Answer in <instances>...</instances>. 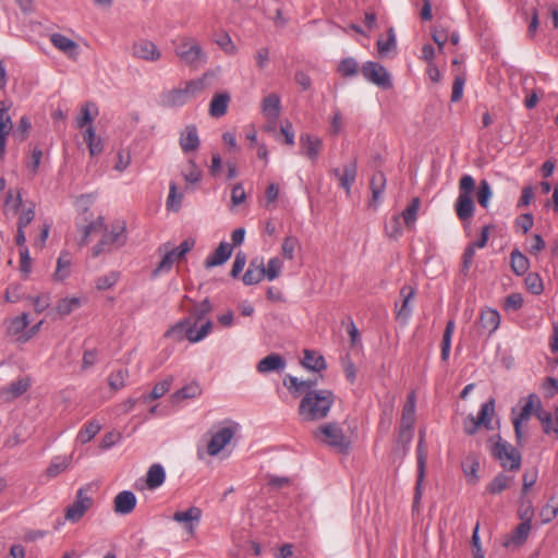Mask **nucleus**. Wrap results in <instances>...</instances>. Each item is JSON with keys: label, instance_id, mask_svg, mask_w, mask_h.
Wrapping results in <instances>:
<instances>
[{"label": "nucleus", "instance_id": "nucleus-35", "mask_svg": "<svg viewBox=\"0 0 558 558\" xmlns=\"http://www.w3.org/2000/svg\"><path fill=\"white\" fill-rule=\"evenodd\" d=\"M166 480V471L159 463L153 464L146 474V484L149 489H156L160 487Z\"/></svg>", "mask_w": 558, "mask_h": 558}, {"label": "nucleus", "instance_id": "nucleus-18", "mask_svg": "<svg viewBox=\"0 0 558 558\" xmlns=\"http://www.w3.org/2000/svg\"><path fill=\"white\" fill-rule=\"evenodd\" d=\"M137 499L133 492L122 490L113 499V510L117 514H130L136 507Z\"/></svg>", "mask_w": 558, "mask_h": 558}, {"label": "nucleus", "instance_id": "nucleus-58", "mask_svg": "<svg viewBox=\"0 0 558 558\" xmlns=\"http://www.w3.org/2000/svg\"><path fill=\"white\" fill-rule=\"evenodd\" d=\"M299 239L294 235H288L283 239L281 245V253L286 259L292 260L294 258L295 248L299 246Z\"/></svg>", "mask_w": 558, "mask_h": 558}, {"label": "nucleus", "instance_id": "nucleus-62", "mask_svg": "<svg viewBox=\"0 0 558 558\" xmlns=\"http://www.w3.org/2000/svg\"><path fill=\"white\" fill-rule=\"evenodd\" d=\"M182 175L187 183L195 184L201 180L202 171L194 160H189V167L182 172Z\"/></svg>", "mask_w": 558, "mask_h": 558}, {"label": "nucleus", "instance_id": "nucleus-26", "mask_svg": "<svg viewBox=\"0 0 558 558\" xmlns=\"http://www.w3.org/2000/svg\"><path fill=\"white\" fill-rule=\"evenodd\" d=\"M233 246L227 242H221L213 254L207 256L205 266L213 268L225 264L231 256Z\"/></svg>", "mask_w": 558, "mask_h": 558}, {"label": "nucleus", "instance_id": "nucleus-45", "mask_svg": "<svg viewBox=\"0 0 558 558\" xmlns=\"http://www.w3.org/2000/svg\"><path fill=\"white\" fill-rule=\"evenodd\" d=\"M386 187V177L381 171H377L373 174L371 180V190L373 194V201L379 202Z\"/></svg>", "mask_w": 558, "mask_h": 558}, {"label": "nucleus", "instance_id": "nucleus-4", "mask_svg": "<svg viewBox=\"0 0 558 558\" xmlns=\"http://www.w3.org/2000/svg\"><path fill=\"white\" fill-rule=\"evenodd\" d=\"M239 429L240 425L231 420L216 424L208 433L206 453L210 457L218 456L231 442Z\"/></svg>", "mask_w": 558, "mask_h": 558}, {"label": "nucleus", "instance_id": "nucleus-22", "mask_svg": "<svg viewBox=\"0 0 558 558\" xmlns=\"http://www.w3.org/2000/svg\"><path fill=\"white\" fill-rule=\"evenodd\" d=\"M330 173L339 179L340 186L344 189L347 195H350L351 186L354 183L357 174L356 161L353 160L347 165L343 169V172H341L340 169L335 168L330 171Z\"/></svg>", "mask_w": 558, "mask_h": 558}, {"label": "nucleus", "instance_id": "nucleus-8", "mask_svg": "<svg viewBox=\"0 0 558 558\" xmlns=\"http://www.w3.org/2000/svg\"><path fill=\"white\" fill-rule=\"evenodd\" d=\"M175 54L183 63L192 66L205 63L207 59L199 43L193 37L180 38L175 44Z\"/></svg>", "mask_w": 558, "mask_h": 558}, {"label": "nucleus", "instance_id": "nucleus-53", "mask_svg": "<svg viewBox=\"0 0 558 558\" xmlns=\"http://www.w3.org/2000/svg\"><path fill=\"white\" fill-rule=\"evenodd\" d=\"M378 52L380 56H386L397 47L396 34L392 27L388 29L387 39L379 38L377 40Z\"/></svg>", "mask_w": 558, "mask_h": 558}, {"label": "nucleus", "instance_id": "nucleus-46", "mask_svg": "<svg viewBox=\"0 0 558 558\" xmlns=\"http://www.w3.org/2000/svg\"><path fill=\"white\" fill-rule=\"evenodd\" d=\"M129 378V369L128 368H119L110 373L108 378V384L111 389L120 390L126 386V380Z\"/></svg>", "mask_w": 558, "mask_h": 558}, {"label": "nucleus", "instance_id": "nucleus-49", "mask_svg": "<svg viewBox=\"0 0 558 558\" xmlns=\"http://www.w3.org/2000/svg\"><path fill=\"white\" fill-rule=\"evenodd\" d=\"M421 202L417 197H414L408 207L402 211L401 216L404 220V223L412 228L415 225L417 211L420 209Z\"/></svg>", "mask_w": 558, "mask_h": 558}, {"label": "nucleus", "instance_id": "nucleus-60", "mask_svg": "<svg viewBox=\"0 0 558 558\" xmlns=\"http://www.w3.org/2000/svg\"><path fill=\"white\" fill-rule=\"evenodd\" d=\"M118 271H110L104 276H100L96 279V288L100 291L108 290L112 288L119 280Z\"/></svg>", "mask_w": 558, "mask_h": 558}, {"label": "nucleus", "instance_id": "nucleus-6", "mask_svg": "<svg viewBox=\"0 0 558 558\" xmlns=\"http://www.w3.org/2000/svg\"><path fill=\"white\" fill-rule=\"evenodd\" d=\"M475 180L471 174H464L459 181V194L454 203V210L461 221L470 220L474 216L475 204L473 192Z\"/></svg>", "mask_w": 558, "mask_h": 558}, {"label": "nucleus", "instance_id": "nucleus-50", "mask_svg": "<svg viewBox=\"0 0 558 558\" xmlns=\"http://www.w3.org/2000/svg\"><path fill=\"white\" fill-rule=\"evenodd\" d=\"M183 199V193L178 191V186L174 182L169 184V195L167 198V208L172 211H178L181 208Z\"/></svg>", "mask_w": 558, "mask_h": 558}, {"label": "nucleus", "instance_id": "nucleus-30", "mask_svg": "<svg viewBox=\"0 0 558 558\" xmlns=\"http://www.w3.org/2000/svg\"><path fill=\"white\" fill-rule=\"evenodd\" d=\"M286 366L284 360L276 353L269 354L262 359L257 363V372L260 374H267L270 372H279L282 371Z\"/></svg>", "mask_w": 558, "mask_h": 558}, {"label": "nucleus", "instance_id": "nucleus-21", "mask_svg": "<svg viewBox=\"0 0 558 558\" xmlns=\"http://www.w3.org/2000/svg\"><path fill=\"white\" fill-rule=\"evenodd\" d=\"M480 327L490 337L500 326V315L497 310L485 307L480 313Z\"/></svg>", "mask_w": 558, "mask_h": 558}, {"label": "nucleus", "instance_id": "nucleus-10", "mask_svg": "<svg viewBox=\"0 0 558 558\" xmlns=\"http://www.w3.org/2000/svg\"><path fill=\"white\" fill-rule=\"evenodd\" d=\"M89 489L88 485L77 489L75 500L65 510L64 518L66 521L78 522L86 511L92 508L94 500L88 494Z\"/></svg>", "mask_w": 558, "mask_h": 558}, {"label": "nucleus", "instance_id": "nucleus-15", "mask_svg": "<svg viewBox=\"0 0 558 558\" xmlns=\"http://www.w3.org/2000/svg\"><path fill=\"white\" fill-rule=\"evenodd\" d=\"M415 407H416V396L415 392L412 391L408 395L407 402L402 410V417H401V435L408 434L409 437H411V430L415 423Z\"/></svg>", "mask_w": 558, "mask_h": 558}, {"label": "nucleus", "instance_id": "nucleus-51", "mask_svg": "<svg viewBox=\"0 0 558 558\" xmlns=\"http://www.w3.org/2000/svg\"><path fill=\"white\" fill-rule=\"evenodd\" d=\"M283 263L279 257H272L264 265V277L269 281L277 279L282 270Z\"/></svg>", "mask_w": 558, "mask_h": 558}, {"label": "nucleus", "instance_id": "nucleus-48", "mask_svg": "<svg viewBox=\"0 0 558 558\" xmlns=\"http://www.w3.org/2000/svg\"><path fill=\"white\" fill-rule=\"evenodd\" d=\"M81 304V300L76 296L63 298L58 302L56 311L58 312L59 315L66 316L70 315L76 308H78Z\"/></svg>", "mask_w": 558, "mask_h": 558}, {"label": "nucleus", "instance_id": "nucleus-28", "mask_svg": "<svg viewBox=\"0 0 558 558\" xmlns=\"http://www.w3.org/2000/svg\"><path fill=\"white\" fill-rule=\"evenodd\" d=\"M189 100L184 88H173L162 93L161 104L168 108H178L185 105Z\"/></svg>", "mask_w": 558, "mask_h": 558}, {"label": "nucleus", "instance_id": "nucleus-40", "mask_svg": "<svg viewBox=\"0 0 558 558\" xmlns=\"http://www.w3.org/2000/svg\"><path fill=\"white\" fill-rule=\"evenodd\" d=\"M454 328H456L454 320L453 319L448 320L445 331H444L442 341H441L440 357H441L442 362H446L449 359L450 350H451V340H452V335L454 332Z\"/></svg>", "mask_w": 558, "mask_h": 558}, {"label": "nucleus", "instance_id": "nucleus-31", "mask_svg": "<svg viewBox=\"0 0 558 558\" xmlns=\"http://www.w3.org/2000/svg\"><path fill=\"white\" fill-rule=\"evenodd\" d=\"M29 386H31V383L27 378H21L19 380H15V381L9 384L8 386L3 387L0 390V395L5 400H13V399L22 396L24 392H26L27 389L29 388Z\"/></svg>", "mask_w": 558, "mask_h": 558}, {"label": "nucleus", "instance_id": "nucleus-14", "mask_svg": "<svg viewBox=\"0 0 558 558\" xmlns=\"http://www.w3.org/2000/svg\"><path fill=\"white\" fill-rule=\"evenodd\" d=\"M202 510L198 507H190L185 511L173 513L172 520L182 524L189 536L193 537L202 519Z\"/></svg>", "mask_w": 558, "mask_h": 558}, {"label": "nucleus", "instance_id": "nucleus-17", "mask_svg": "<svg viewBox=\"0 0 558 558\" xmlns=\"http://www.w3.org/2000/svg\"><path fill=\"white\" fill-rule=\"evenodd\" d=\"M133 54L136 58L145 61L155 62L161 57V52L158 47L148 39H140L133 45Z\"/></svg>", "mask_w": 558, "mask_h": 558}, {"label": "nucleus", "instance_id": "nucleus-1", "mask_svg": "<svg viewBox=\"0 0 558 558\" xmlns=\"http://www.w3.org/2000/svg\"><path fill=\"white\" fill-rule=\"evenodd\" d=\"M533 412L542 422L545 434L553 432L558 436V408L555 411V420H553L551 413L543 411L539 397L536 393H530L518 414H515L514 409L512 410V424L519 445H521L523 438L522 426L530 420Z\"/></svg>", "mask_w": 558, "mask_h": 558}, {"label": "nucleus", "instance_id": "nucleus-23", "mask_svg": "<svg viewBox=\"0 0 558 558\" xmlns=\"http://www.w3.org/2000/svg\"><path fill=\"white\" fill-rule=\"evenodd\" d=\"M260 107L264 117L268 121L277 122L281 113V100L277 94L272 93L265 96Z\"/></svg>", "mask_w": 558, "mask_h": 558}, {"label": "nucleus", "instance_id": "nucleus-29", "mask_svg": "<svg viewBox=\"0 0 558 558\" xmlns=\"http://www.w3.org/2000/svg\"><path fill=\"white\" fill-rule=\"evenodd\" d=\"M532 510L527 508L523 514H521V518L523 519V522H521L515 530L513 531L511 535V541L517 544L521 545L523 544L530 533L531 530V519H532Z\"/></svg>", "mask_w": 558, "mask_h": 558}, {"label": "nucleus", "instance_id": "nucleus-55", "mask_svg": "<svg viewBox=\"0 0 558 558\" xmlns=\"http://www.w3.org/2000/svg\"><path fill=\"white\" fill-rule=\"evenodd\" d=\"M338 72L344 77L355 76L359 72V63L354 58H344L338 65Z\"/></svg>", "mask_w": 558, "mask_h": 558}, {"label": "nucleus", "instance_id": "nucleus-5", "mask_svg": "<svg viewBox=\"0 0 558 558\" xmlns=\"http://www.w3.org/2000/svg\"><path fill=\"white\" fill-rule=\"evenodd\" d=\"M213 328L210 319H206L202 324L196 320L187 318L182 319L172 326L167 336L173 337L177 340L187 339L191 343H197L205 339Z\"/></svg>", "mask_w": 558, "mask_h": 558}, {"label": "nucleus", "instance_id": "nucleus-32", "mask_svg": "<svg viewBox=\"0 0 558 558\" xmlns=\"http://www.w3.org/2000/svg\"><path fill=\"white\" fill-rule=\"evenodd\" d=\"M230 104V95L228 93L216 94L209 104V114L213 118L223 117Z\"/></svg>", "mask_w": 558, "mask_h": 558}, {"label": "nucleus", "instance_id": "nucleus-36", "mask_svg": "<svg viewBox=\"0 0 558 558\" xmlns=\"http://www.w3.org/2000/svg\"><path fill=\"white\" fill-rule=\"evenodd\" d=\"M510 267L517 276H523L530 268L529 258L518 248L510 254Z\"/></svg>", "mask_w": 558, "mask_h": 558}, {"label": "nucleus", "instance_id": "nucleus-56", "mask_svg": "<svg viewBox=\"0 0 558 558\" xmlns=\"http://www.w3.org/2000/svg\"><path fill=\"white\" fill-rule=\"evenodd\" d=\"M344 128L343 116L339 108H333L329 117V132L331 135H339Z\"/></svg>", "mask_w": 558, "mask_h": 558}, {"label": "nucleus", "instance_id": "nucleus-61", "mask_svg": "<svg viewBox=\"0 0 558 558\" xmlns=\"http://www.w3.org/2000/svg\"><path fill=\"white\" fill-rule=\"evenodd\" d=\"M104 226H105V221H104V218L100 217V216L97 219H95L92 222H89L87 226H85L84 230H83V236H82V240H81V244L85 245L87 243V241H88V236L93 232L102 231Z\"/></svg>", "mask_w": 558, "mask_h": 558}, {"label": "nucleus", "instance_id": "nucleus-7", "mask_svg": "<svg viewBox=\"0 0 558 558\" xmlns=\"http://www.w3.org/2000/svg\"><path fill=\"white\" fill-rule=\"evenodd\" d=\"M313 436L322 444L347 452L351 447V440L338 423H326L313 432Z\"/></svg>", "mask_w": 558, "mask_h": 558}, {"label": "nucleus", "instance_id": "nucleus-2", "mask_svg": "<svg viewBox=\"0 0 558 558\" xmlns=\"http://www.w3.org/2000/svg\"><path fill=\"white\" fill-rule=\"evenodd\" d=\"M335 396L330 390H310L299 404V415L304 422H315L327 417Z\"/></svg>", "mask_w": 558, "mask_h": 558}, {"label": "nucleus", "instance_id": "nucleus-59", "mask_svg": "<svg viewBox=\"0 0 558 558\" xmlns=\"http://www.w3.org/2000/svg\"><path fill=\"white\" fill-rule=\"evenodd\" d=\"M525 286L530 292L536 295L544 291L543 280L536 272H531L525 277Z\"/></svg>", "mask_w": 558, "mask_h": 558}, {"label": "nucleus", "instance_id": "nucleus-44", "mask_svg": "<svg viewBox=\"0 0 558 558\" xmlns=\"http://www.w3.org/2000/svg\"><path fill=\"white\" fill-rule=\"evenodd\" d=\"M171 383H172V380L170 378L157 383L149 393L143 395L141 397L142 402L147 403L151 400L161 398L169 391V389L171 387Z\"/></svg>", "mask_w": 558, "mask_h": 558}, {"label": "nucleus", "instance_id": "nucleus-64", "mask_svg": "<svg viewBox=\"0 0 558 558\" xmlns=\"http://www.w3.org/2000/svg\"><path fill=\"white\" fill-rule=\"evenodd\" d=\"M35 218V205L31 204V206L26 209H23L17 219V228L25 229Z\"/></svg>", "mask_w": 558, "mask_h": 558}, {"label": "nucleus", "instance_id": "nucleus-43", "mask_svg": "<svg viewBox=\"0 0 558 558\" xmlns=\"http://www.w3.org/2000/svg\"><path fill=\"white\" fill-rule=\"evenodd\" d=\"M495 413V400L489 399L481 405L480 412L476 416L478 422L486 428H490L492 418Z\"/></svg>", "mask_w": 558, "mask_h": 558}, {"label": "nucleus", "instance_id": "nucleus-33", "mask_svg": "<svg viewBox=\"0 0 558 558\" xmlns=\"http://www.w3.org/2000/svg\"><path fill=\"white\" fill-rule=\"evenodd\" d=\"M264 278L263 259H253L243 275V282L246 286H252L260 282Z\"/></svg>", "mask_w": 558, "mask_h": 558}, {"label": "nucleus", "instance_id": "nucleus-11", "mask_svg": "<svg viewBox=\"0 0 558 558\" xmlns=\"http://www.w3.org/2000/svg\"><path fill=\"white\" fill-rule=\"evenodd\" d=\"M361 71L367 82L383 89H389L392 87L391 76L384 65L377 62L367 61L362 65Z\"/></svg>", "mask_w": 558, "mask_h": 558}, {"label": "nucleus", "instance_id": "nucleus-3", "mask_svg": "<svg viewBox=\"0 0 558 558\" xmlns=\"http://www.w3.org/2000/svg\"><path fill=\"white\" fill-rule=\"evenodd\" d=\"M100 241L92 248L93 257L102 253H111L123 247L128 241L126 225L123 220H117L110 226H104Z\"/></svg>", "mask_w": 558, "mask_h": 558}, {"label": "nucleus", "instance_id": "nucleus-27", "mask_svg": "<svg viewBox=\"0 0 558 558\" xmlns=\"http://www.w3.org/2000/svg\"><path fill=\"white\" fill-rule=\"evenodd\" d=\"M72 255L68 251H62L57 260V267L52 275V279L62 282L71 275Z\"/></svg>", "mask_w": 558, "mask_h": 558}, {"label": "nucleus", "instance_id": "nucleus-20", "mask_svg": "<svg viewBox=\"0 0 558 558\" xmlns=\"http://www.w3.org/2000/svg\"><path fill=\"white\" fill-rule=\"evenodd\" d=\"M50 41L58 50L68 56L70 59H77L80 54V47L71 38L59 33H53L50 35Z\"/></svg>", "mask_w": 558, "mask_h": 558}, {"label": "nucleus", "instance_id": "nucleus-34", "mask_svg": "<svg viewBox=\"0 0 558 558\" xmlns=\"http://www.w3.org/2000/svg\"><path fill=\"white\" fill-rule=\"evenodd\" d=\"M72 454L57 456L52 458L50 464L46 469V475L50 478L58 476L71 468Z\"/></svg>", "mask_w": 558, "mask_h": 558}, {"label": "nucleus", "instance_id": "nucleus-47", "mask_svg": "<svg viewBox=\"0 0 558 558\" xmlns=\"http://www.w3.org/2000/svg\"><path fill=\"white\" fill-rule=\"evenodd\" d=\"M101 426L97 421L88 422L77 434V441L89 442L100 430Z\"/></svg>", "mask_w": 558, "mask_h": 558}, {"label": "nucleus", "instance_id": "nucleus-41", "mask_svg": "<svg viewBox=\"0 0 558 558\" xmlns=\"http://www.w3.org/2000/svg\"><path fill=\"white\" fill-rule=\"evenodd\" d=\"M210 311L211 304L208 299H205L193 306L186 318L190 320H196L202 324L203 322L208 319L207 315L210 313Z\"/></svg>", "mask_w": 558, "mask_h": 558}, {"label": "nucleus", "instance_id": "nucleus-9", "mask_svg": "<svg viewBox=\"0 0 558 558\" xmlns=\"http://www.w3.org/2000/svg\"><path fill=\"white\" fill-rule=\"evenodd\" d=\"M493 456L509 471H518L521 466V453L500 437L493 448Z\"/></svg>", "mask_w": 558, "mask_h": 558}, {"label": "nucleus", "instance_id": "nucleus-16", "mask_svg": "<svg viewBox=\"0 0 558 558\" xmlns=\"http://www.w3.org/2000/svg\"><path fill=\"white\" fill-rule=\"evenodd\" d=\"M179 145L185 155L194 153L199 148L201 140L195 124H189L181 131Z\"/></svg>", "mask_w": 558, "mask_h": 558}, {"label": "nucleus", "instance_id": "nucleus-25", "mask_svg": "<svg viewBox=\"0 0 558 558\" xmlns=\"http://www.w3.org/2000/svg\"><path fill=\"white\" fill-rule=\"evenodd\" d=\"M300 145L303 149V154L312 161H315L319 156L323 142L317 136L311 134H302L300 136Z\"/></svg>", "mask_w": 558, "mask_h": 558}, {"label": "nucleus", "instance_id": "nucleus-24", "mask_svg": "<svg viewBox=\"0 0 558 558\" xmlns=\"http://www.w3.org/2000/svg\"><path fill=\"white\" fill-rule=\"evenodd\" d=\"M159 252H162L163 254L161 260L153 271L154 277L170 271L173 263L181 258L177 256L175 251L170 247V243H165L162 246H160Z\"/></svg>", "mask_w": 558, "mask_h": 558}, {"label": "nucleus", "instance_id": "nucleus-57", "mask_svg": "<svg viewBox=\"0 0 558 558\" xmlns=\"http://www.w3.org/2000/svg\"><path fill=\"white\" fill-rule=\"evenodd\" d=\"M385 232L390 239H398L402 234L401 216L393 215L385 225Z\"/></svg>", "mask_w": 558, "mask_h": 558}, {"label": "nucleus", "instance_id": "nucleus-42", "mask_svg": "<svg viewBox=\"0 0 558 558\" xmlns=\"http://www.w3.org/2000/svg\"><path fill=\"white\" fill-rule=\"evenodd\" d=\"M283 385L291 391V392H301L304 390H312L314 386H316V381L313 380H301L295 376L287 375L283 379Z\"/></svg>", "mask_w": 558, "mask_h": 558}, {"label": "nucleus", "instance_id": "nucleus-19", "mask_svg": "<svg viewBox=\"0 0 558 558\" xmlns=\"http://www.w3.org/2000/svg\"><path fill=\"white\" fill-rule=\"evenodd\" d=\"M400 295L403 298L401 304H396V318L397 320L407 324L412 315L411 300L415 295V290L411 287H403L400 290Z\"/></svg>", "mask_w": 558, "mask_h": 558}, {"label": "nucleus", "instance_id": "nucleus-63", "mask_svg": "<svg viewBox=\"0 0 558 558\" xmlns=\"http://www.w3.org/2000/svg\"><path fill=\"white\" fill-rule=\"evenodd\" d=\"M20 270L24 279L28 278L32 271V258L27 246L20 250Z\"/></svg>", "mask_w": 558, "mask_h": 558}, {"label": "nucleus", "instance_id": "nucleus-37", "mask_svg": "<svg viewBox=\"0 0 558 558\" xmlns=\"http://www.w3.org/2000/svg\"><path fill=\"white\" fill-rule=\"evenodd\" d=\"M302 365L305 368L314 372H320L326 368V362L324 356L312 350L304 351Z\"/></svg>", "mask_w": 558, "mask_h": 558}, {"label": "nucleus", "instance_id": "nucleus-13", "mask_svg": "<svg viewBox=\"0 0 558 558\" xmlns=\"http://www.w3.org/2000/svg\"><path fill=\"white\" fill-rule=\"evenodd\" d=\"M28 325L29 319L27 313H22L21 315L9 318L5 323L7 335L12 337L16 342L26 343L29 341V335H27Z\"/></svg>", "mask_w": 558, "mask_h": 558}, {"label": "nucleus", "instance_id": "nucleus-54", "mask_svg": "<svg viewBox=\"0 0 558 558\" xmlns=\"http://www.w3.org/2000/svg\"><path fill=\"white\" fill-rule=\"evenodd\" d=\"M477 202L483 208H488L490 198L493 197V191L487 180H482L478 184L476 193Z\"/></svg>", "mask_w": 558, "mask_h": 558}, {"label": "nucleus", "instance_id": "nucleus-38", "mask_svg": "<svg viewBox=\"0 0 558 558\" xmlns=\"http://www.w3.org/2000/svg\"><path fill=\"white\" fill-rule=\"evenodd\" d=\"M513 482V477L506 475L505 473H498L486 486V493L492 495H498L507 489L511 483Z\"/></svg>", "mask_w": 558, "mask_h": 558}, {"label": "nucleus", "instance_id": "nucleus-12", "mask_svg": "<svg viewBox=\"0 0 558 558\" xmlns=\"http://www.w3.org/2000/svg\"><path fill=\"white\" fill-rule=\"evenodd\" d=\"M416 454H417V477L415 483V492H414V500H413V510H417L422 495H423V482L425 478V471H426V461H427V452L425 448V441L424 436L421 435L417 448H416Z\"/></svg>", "mask_w": 558, "mask_h": 558}, {"label": "nucleus", "instance_id": "nucleus-39", "mask_svg": "<svg viewBox=\"0 0 558 558\" xmlns=\"http://www.w3.org/2000/svg\"><path fill=\"white\" fill-rule=\"evenodd\" d=\"M201 386L197 383H190L182 387L181 389H179L178 391H175L171 396V399L174 403H177L181 400L197 398L198 396H201Z\"/></svg>", "mask_w": 558, "mask_h": 558}, {"label": "nucleus", "instance_id": "nucleus-52", "mask_svg": "<svg viewBox=\"0 0 558 558\" xmlns=\"http://www.w3.org/2000/svg\"><path fill=\"white\" fill-rule=\"evenodd\" d=\"M480 468V463L474 458H468L466 461L462 464L463 473L471 484H476L480 481L477 475V471Z\"/></svg>", "mask_w": 558, "mask_h": 558}]
</instances>
